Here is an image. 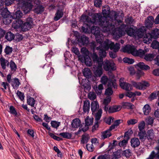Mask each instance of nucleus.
Listing matches in <instances>:
<instances>
[{
  "instance_id": "nucleus-7",
  "label": "nucleus",
  "mask_w": 159,
  "mask_h": 159,
  "mask_svg": "<svg viewBox=\"0 0 159 159\" xmlns=\"http://www.w3.org/2000/svg\"><path fill=\"white\" fill-rule=\"evenodd\" d=\"M103 67L106 71L114 70H116L114 63L112 61L108 60L104 61Z\"/></svg>"
},
{
  "instance_id": "nucleus-29",
  "label": "nucleus",
  "mask_w": 159,
  "mask_h": 159,
  "mask_svg": "<svg viewBox=\"0 0 159 159\" xmlns=\"http://www.w3.org/2000/svg\"><path fill=\"white\" fill-rule=\"evenodd\" d=\"M90 104L89 100H86L84 102L83 111L84 113L89 112L90 109Z\"/></svg>"
},
{
  "instance_id": "nucleus-19",
  "label": "nucleus",
  "mask_w": 159,
  "mask_h": 159,
  "mask_svg": "<svg viewBox=\"0 0 159 159\" xmlns=\"http://www.w3.org/2000/svg\"><path fill=\"white\" fill-rule=\"evenodd\" d=\"M154 22V19L152 16H148L145 20V25L147 28H151Z\"/></svg>"
},
{
  "instance_id": "nucleus-18",
  "label": "nucleus",
  "mask_w": 159,
  "mask_h": 159,
  "mask_svg": "<svg viewBox=\"0 0 159 159\" xmlns=\"http://www.w3.org/2000/svg\"><path fill=\"white\" fill-rule=\"evenodd\" d=\"M99 105L97 101H93L91 103V110L92 114L95 115L98 111L100 109H99Z\"/></svg>"
},
{
  "instance_id": "nucleus-23",
  "label": "nucleus",
  "mask_w": 159,
  "mask_h": 159,
  "mask_svg": "<svg viewBox=\"0 0 159 159\" xmlns=\"http://www.w3.org/2000/svg\"><path fill=\"white\" fill-rule=\"evenodd\" d=\"M81 124V121L79 118H76L72 120L71 123V125L74 128H78Z\"/></svg>"
},
{
  "instance_id": "nucleus-17",
  "label": "nucleus",
  "mask_w": 159,
  "mask_h": 159,
  "mask_svg": "<svg viewBox=\"0 0 159 159\" xmlns=\"http://www.w3.org/2000/svg\"><path fill=\"white\" fill-rule=\"evenodd\" d=\"M148 51V49H145L144 50L142 49L137 50L135 48L134 52H133V55L143 57H144L145 54Z\"/></svg>"
},
{
  "instance_id": "nucleus-1",
  "label": "nucleus",
  "mask_w": 159,
  "mask_h": 159,
  "mask_svg": "<svg viewBox=\"0 0 159 159\" xmlns=\"http://www.w3.org/2000/svg\"><path fill=\"white\" fill-rule=\"evenodd\" d=\"M109 11L105 9L103 10L102 13L104 17H97L96 16L93 17V23L98 24L102 27V30L104 32H108L111 34L114 38L117 39L123 35V31L121 29L115 28L114 21L115 20H108L106 16L109 15Z\"/></svg>"
},
{
  "instance_id": "nucleus-15",
  "label": "nucleus",
  "mask_w": 159,
  "mask_h": 159,
  "mask_svg": "<svg viewBox=\"0 0 159 159\" xmlns=\"http://www.w3.org/2000/svg\"><path fill=\"white\" fill-rule=\"evenodd\" d=\"M135 49V47L130 45H127L122 48V50L124 52L131 53L133 55V52H134Z\"/></svg>"
},
{
  "instance_id": "nucleus-56",
  "label": "nucleus",
  "mask_w": 159,
  "mask_h": 159,
  "mask_svg": "<svg viewBox=\"0 0 159 159\" xmlns=\"http://www.w3.org/2000/svg\"><path fill=\"white\" fill-rule=\"evenodd\" d=\"M51 124L52 127L57 129L60 125V123L57 122L56 121H52L51 122Z\"/></svg>"
},
{
  "instance_id": "nucleus-14",
  "label": "nucleus",
  "mask_w": 159,
  "mask_h": 159,
  "mask_svg": "<svg viewBox=\"0 0 159 159\" xmlns=\"http://www.w3.org/2000/svg\"><path fill=\"white\" fill-rule=\"evenodd\" d=\"M78 43L79 45L81 46L86 45L89 43V38L85 35H82L78 39Z\"/></svg>"
},
{
  "instance_id": "nucleus-41",
  "label": "nucleus",
  "mask_w": 159,
  "mask_h": 159,
  "mask_svg": "<svg viewBox=\"0 0 159 159\" xmlns=\"http://www.w3.org/2000/svg\"><path fill=\"white\" fill-rule=\"evenodd\" d=\"M122 107L124 108L133 109L134 107V105L128 102H124L122 103Z\"/></svg>"
},
{
  "instance_id": "nucleus-62",
  "label": "nucleus",
  "mask_w": 159,
  "mask_h": 159,
  "mask_svg": "<svg viewBox=\"0 0 159 159\" xmlns=\"http://www.w3.org/2000/svg\"><path fill=\"white\" fill-rule=\"evenodd\" d=\"M128 143V139H124L119 143V145L121 147L124 148L125 147Z\"/></svg>"
},
{
  "instance_id": "nucleus-44",
  "label": "nucleus",
  "mask_w": 159,
  "mask_h": 159,
  "mask_svg": "<svg viewBox=\"0 0 159 159\" xmlns=\"http://www.w3.org/2000/svg\"><path fill=\"white\" fill-rule=\"evenodd\" d=\"M59 135L63 138L70 139L72 137V134L68 132H63L60 133Z\"/></svg>"
},
{
  "instance_id": "nucleus-64",
  "label": "nucleus",
  "mask_w": 159,
  "mask_h": 159,
  "mask_svg": "<svg viewBox=\"0 0 159 159\" xmlns=\"http://www.w3.org/2000/svg\"><path fill=\"white\" fill-rule=\"evenodd\" d=\"M81 52L84 54V55L88 56L89 54V52L85 48H83L81 49Z\"/></svg>"
},
{
  "instance_id": "nucleus-13",
  "label": "nucleus",
  "mask_w": 159,
  "mask_h": 159,
  "mask_svg": "<svg viewBox=\"0 0 159 159\" xmlns=\"http://www.w3.org/2000/svg\"><path fill=\"white\" fill-rule=\"evenodd\" d=\"M146 159H159V145L155 148V150L152 152Z\"/></svg>"
},
{
  "instance_id": "nucleus-38",
  "label": "nucleus",
  "mask_w": 159,
  "mask_h": 159,
  "mask_svg": "<svg viewBox=\"0 0 159 159\" xmlns=\"http://www.w3.org/2000/svg\"><path fill=\"white\" fill-rule=\"evenodd\" d=\"M102 84H106L108 82V84L109 82H110L111 81H116L115 80H109L106 76L104 75L102 76L100 80Z\"/></svg>"
},
{
  "instance_id": "nucleus-49",
  "label": "nucleus",
  "mask_w": 159,
  "mask_h": 159,
  "mask_svg": "<svg viewBox=\"0 0 159 159\" xmlns=\"http://www.w3.org/2000/svg\"><path fill=\"white\" fill-rule=\"evenodd\" d=\"M152 47L154 49H158L159 50V43L157 41H153L151 44Z\"/></svg>"
},
{
  "instance_id": "nucleus-32",
  "label": "nucleus",
  "mask_w": 159,
  "mask_h": 159,
  "mask_svg": "<svg viewBox=\"0 0 159 159\" xmlns=\"http://www.w3.org/2000/svg\"><path fill=\"white\" fill-rule=\"evenodd\" d=\"M14 38V34L10 31L7 33L5 36V38L9 41L12 40Z\"/></svg>"
},
{
  "instance_id": "nucleus-52",
  "label": "nucleus",
  "mask_w": 159,
  "mask_h": 159,
  "mask_svg": "<svg viewBox=\"0 0 159 159\" xmlns=\"http://www.w3.org/2000/svg\"><path fill=\"white\" fill-rule=\"evenodd\" d=\"M131 83L132 84V86H133L137 89L140 90V82H137L135 81H133L131 82Z\"/></svg>"
},
{
  "instance_id": "nucleus-5",
  "label": "nucleus",
  "mask_w": 159,
  "mask_h": 159,
  "mask_svg": "<svg viewBox=\"0 0 159 159\" xmlns=\"http://www.w3.org/2000/svg\"><path fill=\"white\" fill-rule=\"evenodd\" d=\"M34 0H25L23 2L22 8L25 14L29 12L33 6L32 2Z\"/></svg>"
},
{
  "instance_id": "nucleus-35",
  "label": "nucleus",
  "mask_w": 159,
  "mask_h": 159,
  "mask_svg": "<svg viewBox=\"0 0 159 159\" xmlns=\"http://www.w3.org/2000/svg\"><path fill=\"white\" fill-rule=\"evenodd\" d=\"M121 108V107L120 106L115 105L110 107L109 111L110 112H114L120 111Z\"/></svg>"
},
{
  "instance_id": "nucleus-21",
  "label": "nucleus",
  "mask_w": 159,
  "mask_h": 159,
  "mask_svg": "<svg viewBox=\"0 0 159 159\" xmlns=\"http://www.w3.org/2000/svg\"><path fill=\"white\" fill-rule=\"evenodd\" d=\"M143 28H144V27H143L138 30H136L134 38H142L143 37L146 30L143 29Z\"/></svg>"
},
{
  "instance_id": "nucleus-34",
  "label": "nucleus",
  "mask_w": 159,
  "mask_h": 159,
  "mask_svg": "<svg viewBox=\"0 0 159 159\" xmlns=\"http://www.w3.org/2000/svg\"><path fill=\"white\" fill-rule=\"evenodd\" d=\"M111 135V132L107 129L102 133L101 137L102 139H105L110 137Z\"/></svg>"
},
{
  "instance_id": "nucleus-37",
  "label": "nucleus",
  "mask_w": 159,
  "mask_h": 159,
  "mask_svg": "<svg viewBox=\"0 0 159 159\" xmlns=\"http://www.w3.org/2000/svg\"><path fill=\"white\" fill-rule=\"evenodd\" d=\"M140 90H144L149 86V83L147 81H143L140 82Z\"/></svg>"
},
{
  "instance_id": "nucleus-16",
  "label": "nucleus",
  "mask_w": 159,
  "mask_h": 159,
  "mask_svg": "<svg viewBox=\"0 0 159 159\" xmlns=\"http://www.w3.org/2000/svg\"><path fill=\"white\" fill-rule=\"evenodd\" d=\"M3 18V22L4 24L7 25L11 23L13 18V16L11 15L8 13H6L4 14H2Z\"/></svg>"
},
{
  "instance_id": "nucleus-59",
  "label": "nucleus",
  "mask_w": 159,
  "mask_h": 159,
  "mask_svg": "<svg viewBox=\"0 0 159 159\" xmlns=\"http://www.w3.org/2000/svg\"><path fill=\"white\" fill-rule=\"evenodd\" d=\"M86 147L87 150L90 152L93 151L94 149V147L92 144H87L86 145Z\"/></svg>"
},
{
  "instance_id": "nucleus-6",
  "label": "nucleus",
  "mask_w": 159,
  "mask_h": 159,
  "mask_svg": "<svg viewBox=\"0 0 159 159\" xmlns=\"http://www.w3.org/2000/svg\"><path fill=\"white\" fill-rule=\"evenodd\" d=\"M102 110L100 109L95 114V122L94 125L93 127L92 131L96 130L99 126V124L100 123V119L102 116Z\"/></svg>"
},
{
  "instance_id": "nucleus-25",
  "label": "nucleus",
  "mask_w": 159,
  "mask_h": 159,
  "mask_svg": "<svg viewBox=\"0 0 159 159\" xmlns=\"http://www.w3.org/2000/svg\"><path fill=\"white\" fill-rule=\"evenodd\" d=\"M131 146L135 148L139 146L140 142L138 138H134L132 139L131 140Z\"/></svg>"
},
{
  "instance_id": "nucleus-3",
  "label": "nucleus",
  "mask_w": 159,
  "mask_h": 159,
  "mask_svg": "<svg viewBox=\"0 0 159 159\" xmlns=\"http://www.w3.org/2000/svg\"><path fill=\"white\" fill-rule=\"evenodd\" d=\"M91 33L93 34L95 37L96 42L100 44L98 47H101V44H102L105 41H103L104 39V35L100 32V29L98 26L93 27L91 29Z\"/></svg>"
},
{
  "instance_id": "nucleus-58",
  "label": "nucleus",
  "mask_w": 159,
  "mask_h": 159,
  "mask_svg": "<svg viewBox=\"0 0 159 159\" xmlns=\"http://www.w3.org/2000/svg\"><path fill=\"white\" fill-rule=\"evenodd\" d=\"M123 61L125 63H128L129 64H132L134 62L133 59L127 57L124 58L123 59Z\"/></svg>"
},
{
  "instance_id": "nucleus-40",
  "label": "nucleus",
  "mask_w": 159,
  "mask_h": 159,
  "mask_svg": "<svg viewBox=\"0 0 159 159\" xmlns=\"http://www.w3.org/2000/svg\"><path fill=\"white\" fill-rule=\"evenodd\" d=\"M84 75L86 78H89L91 75V72L90 70L87 68L84 69L83 70Z\"/></svg>"
},
{
  "instance_id": "nucleus-46",
  "label": "nucleus",
  "mask_w": 159,
  "mask_h": 159,
  "mask_svg": "<svg viewBox=\"0 0 159 159\" xmlns=\"http://www.w3.org/2000/svg\"><path fill=\"white\" fill-rule=\"evenodd\" d=\"M12 51L13 49L12 47H11L8 46H6L4 50V52L6 54L9 55L12 53Z\"/></svg>"
},
{
  "instance_id": "nucleus-53",
  "label": "nucleus",
  "mask_w": 159,
  "mask_h": 159,
  "mask_svg": "<svg viewBox=\"0 0 159 159\" xmlns=\"http://www.w3.org/2000/svg\"><path fill=\"white\" fill-rule=\"evenodd\" d=\"M121 151V150H119L114 152L113 155V159H118L120 158V157Z\"/></svg>"
},
{
  "instance_id": "nucleus-30",
  "label": "nucleus",
  "mask_w": 159,
  "mask_h": 159,
  "mask_svg": "<svg viewBox=\"0 0 159 159\" xmlns=\"http://www.w3.org/2000/svg\"><path fill=\"white\" fill-rule=\"evenodd\" d=\"M151 108L148 104H146L143 108V111L144 114L145 115H148L151 111Z\"/></svg>"
},
{
  "instance_id": "nucleus-11",
  "label": "nucleus",
  "mask_w": 159,
  "mask_h": 159,
  "mask_svg": "<svg viewBox=\"0 0 159 159\" xmlns=\"http://www.w3.org/2000/svg\"><path fill=\"white\" fill-rule=\"evenodd\" d=\"M111 43L113 44L112 47L113 48L111 50H113V52H109V55L110 57L112 58H115L116 57V52H118L120 48V44L119 43H116L115 44L114 43L109 40Z\"/></svg>"
},
{
  "instance_id": "nucleus-42",
  "label": "nucleus",
  "mask_w": 159,
  "mask_h": 159,
  "mask_svg": "<svg viewBox=\"0 0 159 159\" xmlns=\"http://www.w3.org/2000/svg\"><path fill=\"white\" fill-rule=\"evenodd\" d=\"M137 66L142 70H147L150 69V67L147 65H145L143 62H140Z\"/></svg>"
},
{
  "instance_id": "nucleus-63",
  "label": "nucleus",
  "mask_w": 159,
  "mask_h": 159,
  "mask_svg": "<svg viewBox=\"0 0 159 159\" xmlns=\"http://www.w3.org/2000/svg\"><path fill=\"white\" fill-rule=\"evenodd\" d=\"M138 122V120L136 119H131L127 121L128 125H134Z\"/></svg>"
},
{
  "instance_id": "nucleus-60",
  "label": "nucleus",
  "mask_w": 159,
  "mask_h": 159,
  "mask_svg": "<svg viewBox=\"0 0 159 159\" xmlns=\"http://www.w3.org/2000/svg\"><path fill=\"white\" fill-rule=\"evenodd\" d=\"M145 121L148 125H152L153 122V118L150 116H148L145 119Z\"/></svg>"
},
{
  "instance_id": "nucleus-24",
  "label": "nucleus",
  "mask_w": 159,
  "mask_h": 159,
  "mask_svg": "<svg viewBox=\"0 0 159 159\" xmlns=\"http://www.w3.org/2000/svg\"><path fill=\"white\" fill-rule=\"evenodd\" d=\"M1 66L2 68L5 70L6 68V66H8L9 64V62L8 60L5 59L3 57H1L0 59Z\"/></svg>"
},
{
  "instance_id": "nucleus-47",
  "label": "nucleus",
  "mask_w": 159,
  "mask_h": 159,
  "mask_svg": "<svg viewBox=\"0 0 159 159\" xmlns=\"http://www.w3.org/2000/svg\"><path fill=\"white\" fill-rule=\"evenodd\" d=\"M154 56L152 54H148L145 55L144 58L147 61H151L153 59Z\"/></svg>"
},
{
  "instance_id": "nucleus-8",
  "label": "nucleus",
  "mask_w": 159,
  "mask_h": 159,
  "mask_svg": "<svg viewBox=\"0 0 159 159\" xmlns=\"http://www.w3.org/2000/svg\"><path fill=\"white\" fill-rule=\"evenodd\" d=\"M108 88L106 89L105 92V95L110 96L113 93V91L111 89L112 87L114 88L115 89H116L117 86L116 82V81H111L108 84Z\"/></svg>"
},
{
  "instance_id": "nucleus-39",
  "label": "nucleus",
  "mask_w": 159,
  "mask_h": 159,
  "mask_svg": "<svg viewBox=\"0 0 159 159\" xmlns=\"http://www.w3.org/2000/svg\"><path fill=\"white\" fill-rule=\"evenodd\" d=\"M23 14L20 10H18L13 14V19H19L22 16Z\"/></svg>"
},
{
  "instance_id": "nucleus-54",
  "label": "nucleus",
  "mask_w": 159,
  "mask_h": 159,
  "mask_svg": "<svg viewBox=\"0 0 159 159\" xmlns=\"http://www.w3.org/2000/svg\"><path fill=\"white\" fill-rule=\"evenodd\" d=\"M88 98L91 100H93L96 98L95 93L92 92H90L88 94Z\"/></svg>"
},
{
  "instance_id": "nucleus-2",
  "label": "nucleus",
  "mask_w": 159,
  "mask_h": 159,
  "mask_svg": "<svg viewBox=\"0 0 159 159\" xmlns=\"http://www.w3.org/2000/svg\"><path fill=\"white\" fill-rule=\"evenodd\" d=\"M113 45V44L109 40L107 39L101 44V47L96 48V50H99V55L100 57H98L95 52H93V53L91 55L94 63L96 64V65L103 64V57H105L106 56V51L108 50L109 48L111 49H112Z\"/></svg>"
},
{
  "instance_id": "nucleus-4",
  "label": "nucleus",
  "mask_w": 159,
  "mask_h": 159,
  "mask_svg": "<svg viewBox=\"0 0 159 159\" xmlns=\"http://www.w3.org/2000/svg\"><path fill=\"white\" fill-rule=\"evenodd\" d=\"M159 35V30L157 29H155L152 30L151 33L146 34L143 38L144 43L148 44L152 42V39H156Z\"/></svg>"
},
{
  "instance_id": "nucleus-36",
  "label": "nucleus",
  "mask_w": 159,
  "mask_h": 159,
  "mask_svg": "<svg viewBox=\"0 0 159 159\" xmlns=\"http://www.w3.org/2000/svg\"><path fill=\"white\" fill-rule=\"evenodd\" d=\"M89 139V135L87 134H85L82 136V139L81 140V143L84 144L87 143Z\"/></svg>"
},
{
  "instance_id": "nucleus-45",
  "label": "nucleus",
  "mask_w": 159,
  "mask_h": 159,
  "mask_svg": "<svg viewBox=\"0 0 159 159\" xmlns=\"http://www.w3.org/2000/svg\"><path fill=\"white\" fill-rule=\"evenodd\" d=\"M85 124L88 126L90 125H92L93 123V118H89V116H87L85 120Z\"/></svg>"
},
{
  "instance_id": "nucleus-28",
  "label": "nucleus",
  "mask_w": 159,
  "mask_h": 159,
  "mask_svg": "<svg viewBox=\"0 0 159 159\" xmlns=\"http://www.w3.org/2000/svg\"><path fill=\"white\" fill-rule=\"evenodd\" d=\"M20 84L19 80L17 78H15L11 83V86L13 89H17Z\"/></svg>"
},
{
  "instance_id": "nucleus-55",
  "label": "nucleus",
  "mask_w": 159,
  "mask_h": 159,
  "mask_svg": "<svg viewBox=\"0 0 159 159\" xmlns=\"http://www.w3.org/2000/svg\"><path fill=\"white\" fill-rule=\"evenodd\" d=\"M146 133L145 131H141L139 133L138 135L140 140H144Z\"/></svg>"
},
{
  "instance_id": "nucleus-51",
  "label": "nucleus",
  "mask_w": 159,
  "mask_h": 159,
  "mask_svg": "<svg viewBox=\"0 0 159 159\" xmlns=\"http://www.w3.org/2000/svg\"><path fill=\"white\" fill-rule=\"evenodd\" d=\"M131 155V150L129 149H126L123 152L122 155L125 156L126 157H129Z\"/></svg>"
},
{
  "instance_id": "nucleus-48",
  "label": "nucleus",
  "mask_w": 159,
  "mask_h": 159,
  "mask_svg": "<svg viewBox=\"0 0 159 159\" xmlns=\"http://www.w3.org/2000/svg\"><path fill=\"white\" fill-rule=\"evenodd\" d=\"M10 67L12 71H15L17 69L16 65L12 60H11L10 62Z\"/></svg>"
},
{
  "instance_id": "nucleus-50",
  "label": "nucleus",
  "mask_w": 159,
  "mask_h": 159,
  "mask_svg": "<svg viewBox=\"0 0 159 159\" xmlns=\"http://www.w3.org/2000/svg\"><path fill=\"white\" fill-rule=\"evenodd\" d=\"M27 103L29 105L33 107L35 104V100L33 98L30 97L27 100Z\"/></svg>"
},
{
  "instance_id": "nucleus-61",
  "label": "nucleus",
  "mask_w": 159,
  "mask_h": 159,
  "mask_svg": "<svg viewBox=\"0 0 159 159\" xmlns=\"http://www.w3.org/2000/svg\"><path fill=\"white\" fill-rule=\"evenodd\" d=\"M134 20L131 17H129L125 20V22L127 25H131L134 24Z\"/></svg>"
},
{
  "instance_id": "nucleus-33",
  "label": "nucleus",
  "mask_w": 159,
  "mask_h": 159,
  "mask_svg": "<svg viewBox=\"0 0 159 159\" xmlns=\"http://www.w3.org/2000/svg\"><path fill=\"white\" fill-rule=\"evenodd\" d=\"M136 29L132 28L127 29L125 31L129 36L134 37L135 36V32Z\"/></svg>"
},
{
  "instance_id": "nucleus-27",
  "label": "nucleus",
  "mask_w": 159,
  "mask_h": 159,
  "mask_svg": "<svg viewBox=\"0 0 159 159\" xmlns=\"http://www.w3.org/2000/svg\"><path fill=\"white\" fill-rule=\"evenodd\" d=\"M93 89L97 94L100 95L102 93V90L103 89L102 84H101L98 86L96 85L94 86Z\"/></svg>"
},
{
  "instance_id": "nucleus-43",
  "label": "nucleus",
  "mask_w": 159,
  "mask_h": 159,
  "mask_svg": "<svg viewBox=\"0 0 159 159\" xmlns=\"http://www.w3.org/2000/svg\"><path fill=\"white\" fill-rule=\"evenodd\" d=\"M44 10V7L42 5H39L34 9V11L37 14H39L42 13Z\"/></svg>"
},
{
  "instance_id": "nucleus-10",
  "label": "nucleus",
  "mask_w": 159,
  "mask_h": 159,
  "mask_svg": "<svg viewBox=\"0 0 159 159\" xmlns=\"http://www.w3.org/2000/svg\"><path fill=\"white\" fill-rule=\"evenodd\" d=\"M124 78H121L119 80L120 85L121 88L126 91H131L133 88L132 85L127 83L124 81Z\"/></svg>"
},
{
  "instance_id": "nucleus-20",
  "label": "nucleus",
  "mask_w": 159,
  "mask_h": 159,
  "mask_svg": "<svg viewBox=\"0 0 159 159\" xmlns=\"http://www.w3.org/2000/svg\"><path fill=\"white\" fill-rule=\"evenodd\" d=\"M26 22L23 25V28L25 31L28 30L31 28L32 23V19L31 18H28L26 19Z\"/></svg>"
},
{
  "instance_id": "nucleus-31",
  "label": "nucleus",
  "mask_w": 159,
  "mask_h": 159,
  "mask_svg": "<svg viewBox=\"0 0 159 159\" xmlns=\"http://www.w3.org/2000/svg\"><path fill=\"white\" fill-rule=\"evenodd\" d=\"M148 139L150 141H152L154 138V135L153 130L151 129L148 131L147 134Z\"/></svg>"
},
{
  "instance_id": "nucleus-9",
  "label": "nucleus",
  "mask_w": 159,
  "mask_h": 159,
  "mask_svg": "<svg viewBox=\"0 0 159 159\" xmlns=\"http://www.w3.org/2000/svg\"><path fill=\"white\" fill-rule=\"evenodd\" d=\"M78 57L79 60L82 63H85L87 66H92V61L89 55H80Z\"/></svg>"
},
{
  "instance_id": "nucleus-26",
  "label": "nucleus",
  "mask_w": 159,
  "mask_h": 159,
  "mask_svg": "<svg viewBox=\"0 0 159 159\" xmlns=\"http://www.w3.org/2000/svg\"><path fill=\"white\" fill-rule=\"evenodd\" d=\"M63 15V12L61 10H58L55 14L54 18V20L55 21H57L61 18Z\"/></svg>"
},
{
  "instance_id": "nucleus-57",
  "label": "nucleus",
  "mask_w": 159,
  "mask_h": 159,
  "mask_svg": "<svg viewBox=\"0 0 159 159\" xmlns=\"http://www.w3.org/2000/svg\"><path fill=\"white\" fill-rule=\"evenodd\" d=\"M9 112L11 114L16 116L17 115V112L15 108L13 106H11L9 108Z\"/></svg>"
},
{
  "instance_id": "nucleus-12",
  "label": "nucleus",
  "mask_w": 159,
  "mask_h": 159,
  "mask_svg": "<svg viewBox=\"0 0 159 159\" xmlns=\"http://www.w3.org/2000/svg\"><path fill=\"white\" fill-rule=\"evenodd\" d=\"M102 64L94 65L93 67L94 74L97 77H100L102 74Z\"/></svg>"
},
{
  "instance_id": "nucleus-22",
  "label": "nucleus",
  "mask_w": 159,
  "mask_h": 159,
  "mask_svg": "<svg viewBox=\"0 0 159 159\" xmlns=\"http://www.w3.org/2000/svg\"><path fill=\"white\" fill-rule=\"evenodd\" d=\"M89 24H84V26H82L81 29L85 33H91V29L93 27H96L95 26H92L91 28L89 25V23L88 22Z\"/></svg>"
}]
</instances>
